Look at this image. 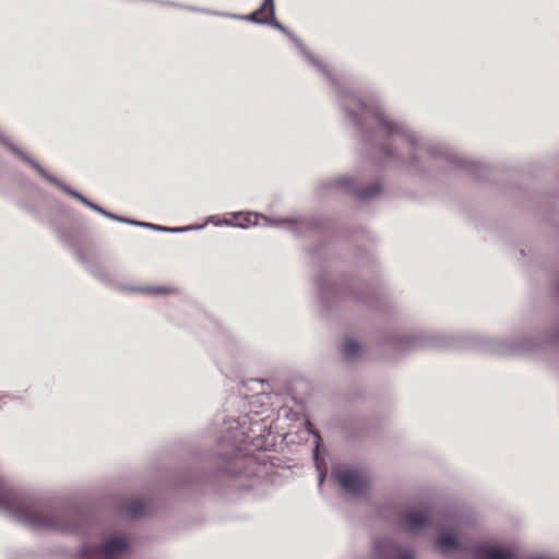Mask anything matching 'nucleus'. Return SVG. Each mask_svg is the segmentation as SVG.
Segmentation results:
<instances>
[{
  "label": "nucleus",
  "instance_id": "nucleus-1",
  "mask_svg": "<svg viewBox=\"0 0 559 559\" xmlns=\"http://www.w3.org/2000/svg\"><path fill=\"white\" fill-rule=\"evenodd\" d=\"M129 548V540L123 534H110L100 543H86L80 551V559H119Z\"/></svg>",
  "mask_w": 559,
  "mask_h": 559
},
{
  "label": "nucleus",
  "instance_id": "nucleus-2",
  "mask_svg": "<svg viewBox=\"0 0 559 559\" xmlns=\"http://www.w3.org/2000/svg\"><path fill=\"white\" fill-rule=\"evenodd\" d=\"M0 509L31 525H38L39 520L22 496L0 478Z\"/></svg>",
  "mask_w": 559,
  "mask_h": 559
},
{
  "label": "nucleus",
  "instance_id": "nucleus-3",
  "mask_svg": "<svg viewBox=\"0 0 559 559\" xmlns=\"http://www.w3.org/2000/svg\"><path fill=\"white\" fill-rule=\"evenodd\" d=\"M332 474L341 488L348 493H359L366 488L367 476L360 469L336 466Z\"/></svg>",
  "mask_w": 559,
  "mask_h": 559
},
{
  "label": "nucleus",
  "instance_id": "nucleus-4",
  "mask_svg": "<svg viewBox=\"0 0 559 559\" xmlns=\"http://www.w3.org/2000/svg\"><path fill=\"white\" fill-rule=\"evenodd\" d=\"M373 554L378 559H415L412 551L401 548L390 539H381L374 543Z\"/></svg>",
  "mask_w": 559,
  "mask_h": 559
},
{
  "label": "nucleus",
  "instance_id": "nucleus-5",
  "mask_svg": "<svg viewBox=\"0 0 559 559\" xmlns=\"http://www.w3.org/2000/svg\"><path fill=\"white\" fill-rule=\"evenodd\" d=\"M514 550L504 545L481 544L475 549L476 559H514Z\"/></svg>",
  "mask_w": 559,
  "mask_h": 559
},
{
  "label": "nucleus",
  "instance_id": "nucleus-6",
  "mask_svg": "<svg viewBox=\"0 0 559 559\" xmlns=\"http://www.w3.org/2000/svg\"><path fill=\"white\" fill-rule=\"evenodd\" d=\"M436 547L444 554L464 551L457 534L452 528H442L436 540Z\"/></svg>",
  "mask_w": 559,
  "mask_h": 559
},
{
  "label": "nucleus",
  "instance_id": "nucleus-7",
  "mask_svg": "<svg viewBox=\"0 0 559 559\" xmlns=\"http://www.w3.org/2000/svg\"><path fill=\"white\" fill-rule=\"evenodd\" d=\"M427 522L428 515L423 510H409L401 518L402 526L409 532H416L425 527Z\"/></svg>",
  "mask_w": 559,
  "mask_h": 559
},
{
  "label": "nucleus",
  "instance_id": "nucleus-8",
  "mask_svg": "<svg viewBox=\"0 0 559 559\" xmlns=\"http://www.w3.org/2000/svg\"><path fill=\"white\" fill-rule=\"evenodd\" d=\"M34 166L36 167V169L45 177L47 178L49 181H51L52 183L57 185L61 190L66 191L67 193H69L70 195L76 198L78 200H80L82 203H84L85 205H87L88 207L102 213L103 215L109 217V218H116L115 215L112 214H109L108 212H106L105 210L100 209L99 206H97L96 204L87 201L82 194L71 190L70 188H68L66 185H63L62 182H60L59 180H57L55 177H51L49 176L40 166H38L37 164H34Z\"/></svg>",
  "mask_w": 559,
  "mask_h": 559
},
{
  "label": "nucleus",
  "instance_id": "nucleus-9",
  "mask_svg": "<svg viewBox=\"0 0 559 559\" xmlns=\"http://www.w3.org/2000/svg\"><path fill=\"white\" fill-rule=\"evenodd\" d=\"M238 227L247 228L254 225H267L269 219L264 216H259L255 213H239L236 214V222L234 223Z\"/></svg>",
  "mask_w": 559,
  "mask_h": 559
},
{
  "label": "nucleus",
  "instance_id": "nucleus-10",
  "mask_svg": "<svg viewBox=\"0 0 559 559\" xmlns=\"http://www.w3.org/2000/svg\"><path fill=\"white\" fill-rule=\"evenodd\" d=\"M274 15V5L273 0H265L262 4L261 9L248 16L246 20L255 22V23H269V17H273Z\"/></svg>",
  "mask_w": 559,
  "mask_h": 559
},
{
  "label": "nucleus",
  "instance_id": "nucleus-11",
  "mask_svg": "<svg viewBox=\"0 0 559 559\" xmlns=\"http://www.w3.org/2000/svg\"><path fill=\"white\" fill-rule=\"evenodd\" d=\"M146 503L145 500L141 497H131L128 498L123 503V512L128 516H139L145 510Z\"/></svg>",
  "mask_w": 559,
  "mask_h": 559
},
{
  "label": "nucleus",
  "instance_id": "nucleus-12",
  "mask_svg": "<svg viewBox=\"0 0 559 559\" xmlns=\"http://www.w3.org/2000/svg\"><path fill=\"white\" fill-rule=\"evenodd\" d=\"M362 350L361 343L354 336H345L342 342V352L348 359L359 356Z\"/></svg>",
  "mask_w": 559,
  "mask_h": 559
},
{
  "label": "nucleus",
  "instance_id": "nucleus-13",
  "mask_svg": "<svg viewBox=\"0 0 559 559\" xmlns=\"http://www.w3.org/2000/svg\"><path fill=\"white\" fill-rule=\"evenodd\" d=\"M142 225L145 226V227L153 228V229H159V230L171 231V233H180V231H187V230H191V229H200L201 228V226H187V227H177V228H165V227H159V226H156V225H153V224H150V223H145V224H142Z\"/></svg>",
  "mask_w": 559,
  "mask_h": 559
},
{
  "label": "nucleus",
  "instance_id": "nucleus-14",
  "mask_svg": "<svg viewBox=\"0 0 559 559\" xmlns=\"http://www.w3.org/2000/svg\"><path fill=\"white\" fill-rule=\"evenodd\" d=\"M314 462H316L317 468L319 469V483L321 485L323 479L325 478V472L321 471L318 450H316V452H314Z\"/></svg>",
  "mask_w": 559,
  "mask_h": 559
},
{
  "label": "nucleus",
  "instance_id": "nucleus-15",
  "mask_svg": "<svg viewBox=\"0 0 559 559\" xmlns=\"http://www.w3.org/2000/svg\"><path fill=\"white\" fill-rule=\"evenodd\" d=\"M380 192L379 185H372L368 190L364 192L365 198L377 195Z\"/></svg>",
  "mask_w": 559,
  "mask_h": 559
},
{
  "label": "nucleus",
  "instance_id": "nucleus-16",
  "mask_svg": "<svg viewBox=\"0 0 559 559\" xmlns=\"http://www.w3.org/2000/svg\"><path fill=\"white\" fill-rule=\"evenodd\" d=\"M210 221L214 222L216 225L236 226L235 224H233L236 222V215L234 216L233 219H224L223 222H215L214 217H211Z\"/></svg>",
  "mask_w": 559,
  "mask_h": 559
},
{
  "label": "nucleus",
  "instance_id": "nucleus-17",
  "mask_svg": "<svg viewBox=\"0 0 559 559\" xmlns=\"http://www.w3.org/2000/svg\"><path fill=\"white\" fill-rule=\"evenodd\" d=\"M272 25L276 27L277 29H281L282 32L288 34L287 29L278 22L272 21Z\"/></svg>",
  "mask_w": 559,
  "mask_h": 559
},
{
  "label": "nucleus",
  "instance_id": "nucleus-18",
  "mask_svg": "<svg viewBox=\"0 0 559 559\" xmlns=\"http://www.w3.org/2000/svg\"><path fill=\"white\" fill-rule=\"evenodd\" d=\"M146 290H150V292L156 293V294H164V293H166V288H146Z\"/></svg>",
  "mask_w": 559,
  "mask_h": 559
},
{
  "label": "nucleus",
  "instance_id": "nucleus-19",
  "mask_svg": "<svg viewBox=\"0 0 559 559\" xmlns=\"http://www.w3.org/2000/svg\"><path fill=\"white\" fill-rule=\"evenodd\" d=\"M350 183V180L348 178H342L340 179V185L347 186Z\"/></svg>",
  "mask_w": 559,
  "mask_h": 559
},
{
  "label": "nucleus",
  "instance_id": "nucleus-20",
  "mask_svg": "<svg viewBox=\"0 0 559 559\" xmlns=\"http://www.w3.org/2000/svg\"><path fill=\"white\" fill-rule=\"evenodd\" d=\"M115 217H116V218H115L116 221H120V222H128V223H130L129 221L122 219V218H120V217H117V216H115ZM132 223H133V225H136V224H138L136 222H132Z\"/></svg>",
  "mask_w": 559,
  "mask_h": 559
},
{
  "label": "nucleus",
  "instance_id": "nucleus-21",
  "mask_svg": "<svg viewBox=\"0 0 559 559\" xmlns=\"http://www.w3.org/2000/svg\"><path fill=\"white\" fill-rule=\"evenodd\" d=\"M388 128L390 129V131H393V123L389 122Z\"/></svg>",
  "mask_w": 559,
  "mask_h": 559
},
{
  "label": "nucleus",
  "instance_id": "nucleus-22",
  "mask_svg": "<svg viewBox=\"0 0 559 559\" xmlns=\"http://www.w3.org/2000/svg\"><path fill=\"white\" fill-rule=\"evenodd\" d=\"M535 559H548V558H546V557H537Z\"/></svg>",
  "mask_w": 559,
  "mask_h": 559
}]
</instances>
